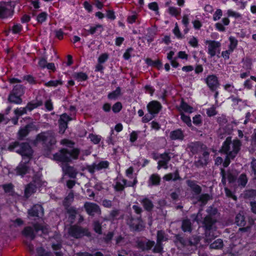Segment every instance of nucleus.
<instances>
[{
	"label": "nucleus",
	"instance_id": "nucleus-4",
	"mask_svg": "<svg viewBox=\"0 0 256 256\" xmlns=\"http://www.w3.org/2000/svg\"><path fill=\"white\" fill-rule=\"evenodd\" d=\"M79 154L80 150L78 148H73L71 150L62 148L53 155V158L56 161L68 162L72 160H76Z\"/></svg>",
	"mask_w": 256,
	"mask_h": 256
},
{
	"label": "nucleus",
	"instance_id": "nucleus-40",
	"mask_svg": "<svg viewBox=\"0 0 256 256\" xmlns=\"http://www.w3.org/2000/svg\"><path fill=\"white\" fill-rule=\"evenodd\" d=\"M236 223L238 226H244L246 224V220L244 216L241 214H238L236 217Z\"/></svg>",
	"mask_w": 256,
	"mask_h": 256
},
{
	"label": "nucleus",
	"instance_id": "nucleus-18",
	"mask_svg": "<svg viewBox=\"0 0 256 256\" xmlns=\"http://www.w3.org/2000/svg\"><path fill=\"white\" fill-rule=\"evenodd\" d=\"M186 183L196 194H200L202 192V188L197 184L196 182L194 180H186Z\"/></svg>",
	"mask_w": 256,
	"mask_h": 256
},
{
	"label": "nucleus",
	"instance_id": "nucleus-47",
	"mask_svg": "<svg viewBox=\"0 0 256 256\" xmlns=\"http://www.w3.org/2000/svg\"><path fill=\"white\" fill-rule=\"evenodd\" d=\"M251 80H253L256 82V77L254 76H251L250 79L246 80L244 84V88H246L248 90H250L252 88V84Z\"/></svg>",
	"mask_w": 256,
	"mask_h": 256
},
{
	"label": "nucleus",
	"instance_id": "nucleus-6",
	"mask_svg": "<svg viewBox=\"0 0 256 256\" xmlns=\"http://www.w3.org/2000/svg\"><path fill=\"white\" fill-rule=\"evenodd\" d=\"M205 44L208 46V53L210 57L214 56L217 53L220 52L221 44L216 40H206Z\"/></svg>",
	"mask_w": 256,
	"mask_h": 256
},
{
	"label": "nucleus",
	"instance_id": "nucleus-26",
	"mask_svg": "<svg viewBox=\"0 0 256 256\" xmlns=\"http://www.w3.org/2000/svg\"><path fill=\"white\" fill-rule=\"evenodd\" d=\"M128 224L132 230L140 231L142 229V225L138 220L132 219L128 222Z\"/></svg>",
	"mask_w": 256,
	"mask_h": 256
},
{
	"label": "nucleus",
	"instance_id": "nucleus-46",
	"mask_svg": "<svg viewBox=\"0 0 256 256\" xmlns=\"http://www.w3.org/2000/svg\"><path fill=\"white\" fill-rule=\"evenodd\" d=\"M2 188L5 192L8 194L10 195L12 194L14 192V186L12 184H4Z\"/></svg>",
	"mask_w": 256,
	"mask_h": 256
},
{
	"label": "nucleus",
	"instance_id": "nucleus-32",
	"mask_svg": "<svg viewBox=\"0 0 256 256\" xmlns=\"http://www.w3.org/2000/svg\"><path fill=\"white\" fill-rule=\"evenodd\" d=\"M11 92L16 94L22 96L24 92V87L22 84H17L14 86Z\"/></svg>",
	"mask_w": 256,
	"mask_h": 256
},
{
	"label": "nucleus",
	"instance_id": "nucleus-21",
	"mask_svg": "<svg viewBox=\"0 0 256 256\" xmlns=\"http://www.w3.org/2000/svg\"><path fill=\"white\" fill-rule=\"evenodd\" d=\"M188 148L192 154H198L202 148L200 144L198 142L190 144L188 146Z\"/></svg>",
	"mask_w": 256,
	"mask_h": 256
},
{
	"label": "nucleus",
	"instance_id": "nucleus-61",
	"mask_svg": "<svg viewBox=\"0 0 256 256\" xmlns=\"http://www.w3.org/2000/svg\"><path fill=\"white\" fill-rule=\"evenodd\" d=\"M122 108V104L120 102H117L114 104L112 108V110L114 112H119Z\"/></svg>",
	"mask_w": 256,
	"mask_h": 256
},
{
	"label": "nucleus",
	"instance_id": "nucleus-39",
	"mask_svg": "<svg viewBox=\"0 0 256 256\" xmlns=\"http://www.w3.org/2000/svg\"><path fill=\"white\" fill-rule=\"evenodd\" d=\"M42 104V102L40 101L37 102H28L26 107V109L27 110L30 112L32 110H33L34 108H36L37 107L41 106Z\"/></svg>",
	"mask_w": 256,
	"mask_h": 256
},
{
	"label": "nucleus",
	"instance_id": "nucleus-8",
	"mask_svg": "<svg viewBox=\"0 0 256 256\" xmlns=\"http://www.w3.org/2000/svg\"><path fill=\"white\" fill-rule=\"evenodd\" d=\"M204 80L207 86L212 91H216L220 86L218 78L215 74L208 75Z\"/></svg>",
	"mask_w": 256,
	"mask_h": 256
},
{
	"label": "nucleus",
	"instance_id": "nucleus-10",
	"mask_svg": "<svg viewBox=\"0 0 256 256\" xmlns=\"http://www.w3.org/2000/svg\"><path fill=\"white\" fill-rule=\"evenodd\" d=\"M84 208L86 212L90 216H94L97 214H100L101 212L100 207L94 203L86 202L84 204Z\"/></svg>",
	"mask_w": 256,
	"mask_h": 256
},
{
	"label": "nucleus",
	"instance_id": "nucleus-36",
	"mask_svg": "<svg viewBox=\"0 0 256 256\" xmlns=\"http://www.w3.org/2000/svg\"><path fill=\"white\" fill-rule=\"evenodd\" d=\"M34 186H35L37 188L41 186L42 185L44 184L45 182H42L40 178V176L38 175H35L33 178V180L32 182Z\"/></svg>",
	"mask_w": 256,
	"mask_h": 256
},
{
	"label": "nucleus",
	"instance_id": "nucleus-9",
	"mask_svg": "<svg viewBox=\"0 0 256 256\" xmlns=\"http://www.w3.org/2000/svg\"><path fill=\"white\" fill-rule=\"evenodd\" d=\"M109 162L107 160L101 161L98 163H94L87 167L88 170L91 174L96 170H100L102 169L107 168L109 166Z\"/></svg>",
	"mask_w": 256,
	"mask_h": 256
},
{
	"label": "nucleus",
	"instance_id": "nucleus-34",
	"mask_svg": "<svg viewBox=\"0 0 256 256\" xmlns=\"http://www.w3.org/2000/svg\"><path fill=\"white\" fill-rule=\"evenodd\" d=\"M74 78L78 81H84L88 79V76L84 72H75L73 74Z\"/></svg>",
	"mask_w": 256,
	"mask_h": 256
},
{
	"label": "nucleus",
	"instance_id": "nucleus-42",
	"mask_svg": "<svg viewBox=\"0 0 256 256\" xmlns=\"http://www.w3.org/2000/svg\"><path fill=\"white\" fill-rule=\"evenodd\" d=\"M168 12L170 15L176 17L180 14V8L170 6L168 8Z\"/></svg>",
	"mask_w": 256,
	"mask_h": 256
},
{
	"label": "nucleus",
	"instance_id": "nucleus-22",
	"mask_svg": "<svg viewBox=\"0 0 256 256\" xmlns=\"http://www.w3.org/2000/svg\"><path fill=\"white\" fill-rule=\"evenodd\" d=\"M20 96L10 92L8 100L11 103L20 104L22 102V99L20 98Z\"/></svg>",
	"mask_w": 256,
	"mask_h": 256
},
{
	"label": "nucleus",
	"instance_id": "nucleus-3",
	"mask_svg": "<svg viewBox=\"0 0 256 256\" xmlns=\"http://www.w3.org/2000/svg\"><path fill=\"white\" fill-rule=\"evenodd\" d=\"M10 150H14L20 154L22 156L23 160H26V162H29L31 159L33 150L31 146L26 142L20 144L16 142L10 144L8 147Z\"/></svg>",
	"mask_w": 256,
	"mask_h": 256
},
{
	"label": "nucleus",
	"instance_id": "nucleus-63",
	"mask_svg": "<svg viewBox=\"0 0 256 256\" xmlns=\"http://www.w3.org/2000/svg\"><path fill=\"white\" fill-rule=\"evenodd\" d=\"M140 133V132L133 131L130 134V140L132 142H134L138 138V134Z\"/></svg>",
	"mask_w": 256,
	"mask_h": 256
},
{
	"label": "nucleus",
	"instance_id": "nucleus-5",
	"mask_svg": "<svg viewBox=\"0 0 256 256\" xmlns=\"http://www.w3.org/2000/svg\"><path fill=\"white\" fill-rule=\"evenodd\" d=\"M39 231H42L44 234H48V228L47 225L40 224H34V227L27 226L24 228L22 232L23 234L31 240H34L35 238V234Z\"/></svg>",
	"mask_w": 256,
	"mask_h": 256
},
{
	"label": "nucleus",
	"instance_id": "nucleus-56",
	"mask_svg": "<svg viewBox=\"0 0 256 256\" xmlns=\"http://www.w3.org/2000/svg\"><path fill=\"white\" fill-rule=\"evenodd\" d=\"M48 16V14L46 12H42L37 16V20L40 23H42L46 21Z\"/></svg>",
	"mask_w": 256,
	"mask_h": 256
},
{
	"label": "nucleus",
	"instance_id": "nucleus-41",
	"mask_svg": "<svg viewBox=\"0 0 256 256\" xmlns=\"http://www.w3.org/2000/svg\"><path fill=\"white\" fill-rule=\"evenodd\" d=\"M156 242H162L168 240L165 232L162 230H158L157 232Z\"/></svg>",
	"mask_w": 256,
	"mask_h": 256
},
{
	"label": "nucleus",
	"instance_id": "nucleus-31",
	"mask_svg": "<svg viewBox=\"0 0 256 256\" xmlns=\"http://www.w3.org/2000/svg\"><path fill=\"white\" fill-rule=\"evenodd\" d=\"M248 178L246 174H241L237 180V183L238 186L244 188L248 182Z\"/></svg>",
	"mask_w": 256,
	"mask_h": 256
},
{
	"label": "nucleus",
	"instance_id": "nucleus-20",
	"mask_svg": "<svg viewBox=\"0 0 256 256\" xmlns=\"http://www.w3.org/2000/svg\"><path fill=\"white\" fill-rule=\"evenodd\" d=\"M170 137L172 140H182L184 138V132L181 129H177L170 132Z\"/></svg>",
	"mask_w": 256,
	"mask_h": 256
},
{
	"label": "nucleus",
	"instance_id": "nucleus-2",
	"mask_svg": "<svg viewBox=\"0 0 256 256\" xmlns=\"http://www.w3.org/2000/svg\"><path fill=\"white\" fill-rule=\"evenodd\" d=\"M241 142L238 140L232 141L231 137H228L224 142L221 152L226 154L228 158H234L240 149Z\"/></svg>",
	"mask_w": 256,
	"mask_h": 256
},
{
	"label": "nucleus",
	"instance_id": "nucleus-62",
	"mask_svg": "<svg viewBox=\"0 0 256 256\" xmlns=\"http://www.w3.org/2000/svg\"><path fill=\"white\" fill-rule=\"evenodd\" d=\"M108 58V54L106 53L102 54L98 58V62L100 64L104 63Z\"/></svg>",
	"mask_w": 256,
	"mask_h": 256
},
{
	"label": "nucleus",
	"instance_id": "nucleus-29",
	"mask_svg": "<svg viewBox=\"0 0 256 256\" xmlns=\"http://www.w3.org/2000/svg\"><path fill=\"white\" fill-rule=\"evenodd\" d=\"M37 188L30 182L27 185L25 188V195L26 197L28 198L31 194L35 192Z\"/></svg>",
	"mask_w": 256,
	"mask_h": 256
},
{
	"label": "nucleus",
	"instance_id": "nucleus-38",
	"mask_svg": "<svg viewBox=\"0 0 256 256\" xmlns=\"http://www.w3.org/2000/svg\"><path fill=\"white\" fill-rule=\"evenodd\" d=\"M54 239H56V242H52V248L54 250H60L62 247L61 240L60 236L56 234L55 236Z\"/></svg>",
	"mask_w": 256,
	"mask_h": 256
},
{
	"label": "nucleus",
	"instance_id": "nucleus-52",
	"mask_svg": "<svg viewBox=\"0 0 256 256\" xmlns=\"http://www.w3.org/2000/svg\"><path fill=\"white\" fill-rule=\"evenodd\" d=\"M244 196L246 198H254L256 196V190L250 189L245 192Z\"/></svg>",
	"mask_w": 256,
	"mask_h": 256
},
{
	"label": "nucleus",
	"instance_id": "nucleus-25",
	"mask_svg": "<svg viewBox=\"0 0 256 256\" xmlns=\"http://www.w3.org/2000/svg\"><path fill=\"white\" fill-rule=\"evenodd\" d=\"M182 229L184 232H190L192 230V223L190 220L185 219L182 222Z\"/></svg>",
	"mask_w": 256,
	"mask_h": 256
},
{
	"label": "nucleus",
	"instance_id": "nucleus-59",
	"mask_svg": "<svg viewBox=\"0 0 256 256\" xmlns=\"http://www.w3.org/2000/svg\"><path fill=\"white\" fill-rule=\"evenodd\" d=\"M210 196L207 194H202L199 196L198 200L205 204L209 200Z\"/></svg>",
	"mask_w": 256,
	"mask_h": 256
},
{
	"label": "nucleus",
	"instance_id": "nucleus-53",
	"mask_svg": "<svg viewBox=\"0 0 256 256\" xmlns=\"http://www.w3.org/2000/svg\"><path fill=\"white\" fill-rule=\"evenodd\" d=\"M155 244V242L152 240H148L145 243L143 244L142 249L144 250H150Z\"/></svg>",
	"mask_w": 256,
	"mask_h": 256
},
{
	"label": "nucleus",
	"instance_id": "nucleus-15",
	"mask_svg": "<svg viewBox=\"0 0 256 256\" xmlns=\"http://www.w3.org/2000/svg\"><path fill=\"white\" fill-rule=\"evenodd\" d=\"M12 14V12L8 8L7 4L4 2H0V18H6Z\"/></svg>",
	"mask_w": 256,
	"mask_h": 256
},
{
	"label": "nucleus",
	"instance_id": "nucleus-51",
	"mask_svg": "<svg viewBox=\"0 0 256 256\" xmlns=\"http://www.w3.org/2000/svg\"><path fill=\"white\" fill-rule=\"evenodd\" d=\"M27 110L26 109V107L25 108H17L14 110V113L19 118V116L24 114H26L27 112Z\"/></svg>",
	"mask_w": 256,
	"mask_h": 256
},
{
	"label": "nucleus",
	"instance_id": "nucleus-48",
	"mask_svg": "<svg viewBox=\"0 0 256 256\" xmlns=\"http://www.w3.org/2000/svg\"><path fill=\"white\" fill-rule=\"evenodd\" d=\"M61 84H62V82L60 80H50L44 83V85L47 87H56Z\"/></svg>",
	"mask_w": 256,
	"mask_h": 256
},
{
	"label": "nucleus",
	"instance_id": "nucleus-24",
	"mask_svg": "<svg viewBox=\"0 0 256 256\" xmlns=\"http://www.w3.org/2000/svg\"><path fill=\"white\" fill-rule=\"evenodd\" d=\"M126 184V180L125 179H118L116 182L114 188L116 191L122 190Z\"/></svg>",
	"mask_w": 256,
	"mask_h": 256
},
{
	"label": "nucleus",
	"instance_id": "nucleus-11",
	"mask_svg": "<svg viewBox=\"0 0 256 256\" xmlns=\"http://www.w3.org/2000/svg\"><path fill=\"white\" fill-rule=\"evenodd\" d=\"M159 158H160V160L158 162V169L160 170L162 168L167 169L168 168V164L171 159L169 154L168 152L162 154L160 155Z\"/></svg>",
	"mask_w": 256,
	"mask_h": 256
},
{
	"label": "nucleus",
	"instance_id": "nucleus-58",
	"mask_svg": "<svg viewBox=\"0 0 256 256\" xmlns=\"http://www.w3.org/2000/svg\"><path fill=\"white\" fill-rule=\"evenodd\" d=\"M229 39L230 44V45L229 46L228 49H232V51L233 52L234 50L236 48L237 46L238 41L233 37H230Z\"/></svg>",
	"mask_w": 256,
	"mask_h": 256
},
{
	"label": "nucleus",
	"instance_id": "nucleus-13",
	"mask_svg": "<svg viewBox=\"0 0 256 256\" xmlns=\"http://www.w3.org/2000/svg\"><path fill=\"white\" fill-rule=\"evenodd\" d=\"M36 126L32 123L26 125L24 127L20 128L18 132V138L22 140L30 132V131L36 128Z\"/></svg>",
	"mask_w": 256,
	"mask_h": 256
},
{
	"label": "nucleus",
	"instance_id": "nucleus-57",
	"mask_svg": "<svg viewBox=\"0 0 256 256\" xmlns=\"http://www.w3.org/2000/svg\"><path fill=\"white\" fill-rule=\"evenodd\" d=\"M162 250L163 248L162 242H156V244L153 248L152 252L154 253H160L162 252Z\"/></svg>",
	"mask_w": 256,
	"mask_h": 256
},
{
	"label": "nucleus",
	"instance_id": "nucleus-37",
	"mask_svg": "<svg viewBox=\"0 0 256 256\" xmlns=\"http://www.w3.org/2000/svg\"><path fill=\"white\" fill-rule=\"evenodd\" d=\"M176 240L178 242H179L184 246L187 245L192 246L194 244L190 240L184 239L178 235L176 236Z\"/></svg>",
	"mask_w": 256,
	"mask_h": 256
},
{
	"label": "nucleus",
	"instance_id": "nucleus-33",
	"mask_svg": "<svg viewBox=\"0 0 256 256\" xmlns=\"http://www.w3.org/2000/svg\"><path fill=\"white\" fill-rule=\"evenodd\" d=\"M224 246L223 241L222 240L218 238L214 242L210 244V248L212 249H220Z\"/></svg>",
	"mask_w": 256,
	"mask_h": 256
},
{
	"label": "nucleus",
	"instance_id": "nucleus-49",
	"mask_svg": "<svg viewBox=\"0 0 256 256\" xmlns=\"http://www.w3.org/2000/svg\"><path fill=\"white\" fill-rule=\"evenodd\" d=\"M98 30H100V32L102 31L103 29L102 25L97 24L94 26H90V28L88 30V32L91 34H93L96 33Z\"/></svg>",
	"mask_w": 256,
	"mask_h": 256
},
{
	"label": "nucleus",
	"instance_id": "nucleus-54",
	"mask_svg": "<svg viewBox=\"0 0 256 256\" xmlns=\"http://www.w3.org/2000/svg\"><path fill=\"white\" fill-rule=\"evenodd\" d=\"M180 108L186 112L189 113L192 112L193 108L183 102L181 103Z\"/></svg>",
	"mask_w": 256,
	"mask_h": 256
},
{
	"label": "nucleus",
	"instance_id": "nucleus-1",
	"mask_svg": "<svg viewBox=\"0 0 256 256\" xmlns=\"http://www.w3.org/2000/svg\"><path fill=\"white\" fill-rule=\"evenodd\" d=\"M56 134L52 130L42 132L38 134L33 141V144L36 146L42 143L44 148V154L48 156L52 150V146L56 144Z\"/></svg>",
	"mask_w": 256,
	"mask_h": 256
},
{
	"label": "nucleus",
	"instance_id": "nucleus-23",
	"mask_svg": "<svg viewBox=\"0 0 256 256\" xmlns=\"http://www.w3.org/2000/svg\"><path fill=\"white\" fill-rule=\"evenodd\" d=\"M163 178L166 181H170V180L176 181V180H180L181 179L179 174V172L178 170H176L174 174L169 173L166 174L164 176Z\"/></svg>",
	"mask_w": 256,
	"mask_h": 256
},
{
	"label": "nucleus",
	"instance_id": "nucleus-43",
	"mask_svg": "<svg viewBox=\"0 0 256 256\" xmlns=\"http://www.w3.org/2000/svg\"><path fill=\"white\" fill-rule=\"evenodd\" d=\"M207 164V159L200 157L199 159L194 162V166L196 168L202 167Z\"/></svg>",
	"mask_w": 256,
	"mask_h": 256
},
{
	"label": "nucleus",
	"instance_id": "nucleus-60",
	"mask_svg": "<svg viewBox=\"0 0 256 256\" xmlns=\"http://www.w3.org/2000/svg\"><path fill=\"white\" fill-rule=\"evenodd\" d=\"M222 10L220 9L216 10L215 12L213 15V20L214 21H216L220 20L221 16H222Z\"/></svg>",
	"mask_w": 256,
	"mask_h": 256
},
{
	"label": "nucleus",
	"instance_id": "nucleus-50",
	"mask_svg": "<svg viewBox=\"0 0 256 256\" xmlns=\"http://www.w3.org/2000/svg\"><path fill=\"white\" fill-rule=\"evenodd\" d=\"M37 256H52L50 252H46L42 248L40 247L36 249Z\"/></svg>",
	"mask_w": 256,
	"mask_h": 256
},
{
	"label": "nucleus",
	"instance_id": "nucleus-64",
	"mask_svg": "<svg viewBox=\"0 0 256 256\" xmlns=\"http://www.w3.org/2000/svg\"><path fill=\"white\" fill-rule=\"evenodd\" d=\"M217 114L214 107L212 106L206 110V114L208 116H212L216 115Z\"/></svg>",
	"mask_w": 256,
	"mask_h": 256
},
{
	"label": "nucleus",
	"instance_id": "nucleus-12",
	"mask_svg": "<svg viewBox=\"0 0 256 256\" xmlns=\"http://www.w3.org/2000/svg\"><path fill=\"white\" fill-rule=\"evenodd\" d=\"M28 162H26V160H22L15 169L16 174L23 176L28 172L29 168L28 165Z\"/></svg>",
	"mask_w": 256,
	"mask_h": 256
},
{
	"label": "nucleus",
	"instance_id": "nucleus-45",
	"mask_svg": "<svg viewBox=\"0 0 256 256\" xmlns=\"http://www.w3.org/2000/svg\"><path fill=\"white\" fill-rule=\"evenodd\" d=\"M88 138L90 139V141L94 144H98L102 139L101 136L94 134H89Z\"/></svg>",
	"mask_w": 256,
	"mask_h": 256
},
{
	"label": "nucleus",
	"instance_id": "nucleus-30",
	"mask_svg": "<svg viewBox=\"0 0 256 256\" xmlns=\"http://www.w3.org/2000/svg\"><path fill=\"white\" fill-rule=\"evenodd\" d=\"M141 203L142 204L144 209L148 211L151 210L154 208V204L152 202L147 198L142 200Z\"/></svg>",
	"mask_w": 256,
	"mask_h": 256
},
{
	"label": "nucleus",
	"instance_id": "nucleus-17",
	"mask_svg": "<svg viewBox=\"0 0 256 256\" xmlns=\"http://www.w3.org/2000/svg\"><path fill=\"white\" fill-rule=\"evenodd\" d=\"M62 169L64 174H68L70 178H76L78 172L74 167L67 164H64L62 166Z\"/></svg>",
	"mask_w": 256,
	"mask_h": 256
},
{
	"label": "nucleus",
	"instance_id": "nucleus-16",
	"mask_svg": "<svg viewBox=\"0 0 256 256\" xmlns=\"http://www.w3.org/2000/svg\"><path fill=\"white\" fill-rule=\"evenodd\" d=\"M28 214L32 216L41 217L44 214V210L41 205L36 204L28 210Z\"/></svg>",
	"mask_w": 256,
	"mask_h": 256
},
{
	"label": "nucleus",
	"instance_id": "nucleus-35",
	"mask_svg": "<svg viewBox=\"0 0 256 256\" xmlns=\"http://www.w3.org/2000/svg\"><path fill=\"white\" fill-rule=\"evenodd\" d=\"M242 62H243V68L246 70H250L252 68V60L249 58H243Z\"/></svg>",
	"mask_w": 256,
	"mask_h": 256
},
{
	"label": "nucleus",
	"instance_id": "nucleus-7",
	"mask_svg": "<svg viewBox=\"0 0 256 256\" xmlns=\"http://www.w3.org/2000/svg\"><path fill=\"white\" fill-rule=\"evenodd\" d=\"M68 234L70 236L76 238H80L84 236H90L88 230L76 226H73L70 228Z\"/></svg>",
	"mask_w": 256,
	"mask_h": 256
},
{
	"label": "nucleus",
	"instance_id": "nucleus-28",
	"mask_svg": "<svg viewBox=\"0 0 256 256\" xmlns=\"http://www.w3.org/2000/svg\"><path fill=\"white\" fill-rule=\"evenodd\" d=\"M160 178L158 174H152L150 176L148 180V185H159Z\"/></svg>",
	"mask_w": 256,
	"mask_h": 256
},
{
	"label": "nucleus",
	"instance_id": "nucleus-44",
	"mask_svg": "<svg viewBox=\"0 0 256 256\" xmlns=\"http://www.w3.org/2000/svg\"><path fill=\"white\" fill-rule=\"evenodd\" d=\"M94 230L96 232L100 234H102V223L98 220H95L93 223Z\"/></svg>",
	"mask_w": 256,
	"mask_h": 256
},
{
	"label": "nucleus",
	"instance_id": "nucleus-14",
	"mask_svg": "<svg viewBox=\"0 0 256 256\" xmlns=\"http://www.w3.org/2000/svg\"><path fill=\"white\" fill-rule=\"evenodd\" d=\"M148 112L155 116L158 114L162 108L160 104L157 101H152L147 106Z\"/></svg>",
	"mask_w": 256,
	"mask_h": 256
},
{
	"label": "nucleus",
	"instance_id": "nucleus-55",
	"mask_svg": "<svg viewBox=\"0 0 256 256\" xmlns=\"http://www.w3.org/2000/svg\"><path fill=\"white\" fill-rule=\"evenodd\" d=\"M180 118L183 122L186 124L188 126H192V121L190 116L182 113L180 114Z\"/></svg>",
	"mask_w": 256,
	"mask_h": 256
},
{
	"label": "nucleus",
	"instance_id": "nucleus-27",
	"mask_svg": "<svg viewBox=\"0 0 256 256\" xmlns=\"http://www.w3.org/2000/svg\"><path fill=\"white\" fill-rule=\"evenodd\" d=\"M121 88L120 86L116 88V90L108 94V98L110 100H116L122 96Z\"/></svg>",
	"mask_w": 256,
	"mask_h": 256
},
{
	"label": "nucleus",
	"instance_id": "nucleus-19",
	"mask_svg": "<svg viewBox=\"0 0 256 256\" xmlns=\"http://www.w3.org/2000/svg\"><path fill=\"white\" fill-rule=\"evenodd\" d=\"M216 222V220L210 216H207L204 218L202 224L205 228L206 230H210L212 228L213 225Z\"/></svg>",
	"mask_w": 256,
	"mask_h": 256
}]
</instances>
